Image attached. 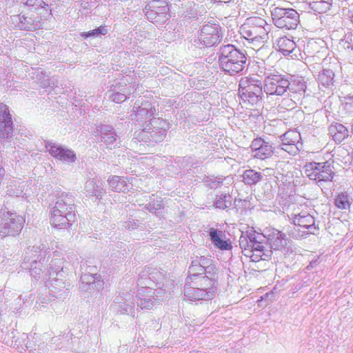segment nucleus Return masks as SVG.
Wrapping results in <instances>:
<instances>
[{
    "label": "nucleus",
    "instance_id": "nucleus-1",
    "mask_svg": "<svg viewBox=\"0 0 353 353\" xmlns=\"http://www.w3.org/2000/svg\"><path fill=\"white\" fill-rule=\"evenodd\" d=\"M190 283L185 288V295L191 301L210 300L216 290L219 274L214 265L204 268L199 264L190 267Z\"/></svg>",
    "mask_w": 353,
    "mask_h": 353
},
{
    "label": "nucleus",
    "instance_id": "nucleus-2",
    "mask_svg": "<svg viewBox=\"0 0 353 353\" xmlns=\"http://www.w3.org/2000/svg\"><path fill=\"white\" fill-rule=\"evenodd\" d=\"M270 28L263 17L252 16L241 26V33L251 43L263 46L269 39Z\"/></svg>",
    "mask_w": 353,
    "mask_h": 353
},
{
    "label": "nucleus",
    "instance_id": "nucleus-3",
    "mask_svg": "<svg viewBox=\"0 0 353 353\" xmlns=\"http://www.w3.org/2000/svg\"><path fill=\"white\" fill-rule=\"evenodd\" d=\"M261 239V234L253 230L248 231L245 236L241 238L242 253L253 262L267 261L271 256V250L265 249Z\"/></svg>",
    "mask_w": 353,
    "mask_h": 353
},
{
    "label": "nucleus",
    "instance_id": "nucleus-4",
    "mask_svg": "<svg viewBox=\"0 0 353 353\" xmlns=\"http://www.w3.org/2000/svg\"><path fill=\"white\" fill-rule=\"evenodd\" d=\"M239 96L243 103L248 107L261 102L263 92L261 81L248 77L242 78L239 84Z\"/></svg>",
    "mask_w": 353,
    "mask_h": 353
},
{
    "label": "nucleus",
    "instance_id": "nucleus-5",
    "mask_svg": "<svg viewBox=\"0 0 353 353\" xmlns=\"http://www.w3.org/2000/svg\"><path fill=\"white\" fill-rule=\"evenodd\" d=\"M333 164V161L307 162L303 167L304 172L307 178L318 183L330 182L335 176Z\"/></svg>",
    "mask_w": 353,
    "mask_h": 353
},
{
    "label": "nucleus",
    "instance_id": "nucleus-6",
    "mask_svg": "<svg viewBox=\"0 0 353 353\" xmlns=\"http://www.w3.org/2000/svg\"><path fill=\"white\" fill-rule=\"evenodd\" d=\"M219 61L221 68L230 74H234L243 70L246 57L233 46H228L223 48Z\"/></svg>",
    "mask_w": 353,
    "mask_h": 353
},
{
    "label": "nucleus",
    "instance_id": "nucleus-7",
    "mask_svg": "<svg viewBox=\"0 0 353 353\" xmlns=\"http://www.w3.org/2000/svg\"><path fill=\"white\" fill-rule=\"evenodd\" d=\"M271 15L274 24L280 29L294 30L299 23V14L293 8L276 7Z\"/></svg>",
    "mask_w": 353,
    "mask_h": 353
},
{
    "label": "nucleus",
    "instance_id": "nucleus-8",
    "mask_svg": "<svg viewBox=\"0 0 353 353\" xmlns=\"http://www.w3.org/2000/svg\"><path fill=\"white\" fill-rule=\"evenodd\" d=\"M290 81L283 74H270L264 81V90L270 95H282L289 88Z\"/></svg>",
    "mask_w": 353,
    "mask_h": 353
},
{
    "label": "nucleus",
    "instance_id": "nucleus-9",
    "mask_svg": "<svg viewBox=\"0 0 353 353\" xmlns=\"http://www.w3.org/2000/svg\"><path fill=\"white\" fill-rule=\"evenodd\" d=\"M147 14L154 23H164L171 15L168 3L163 0L151 1L146 7Z\"/></svg>",
    "mask_w": 353,
    "mask_h": 353
},
{
    "label": "nucleus",
    "instance_id": "nucleus-10",
    "mask_svg": "<svg viewBox=\"0 0 353 353\" xmlns=\"http://www.w3.org/2000/svg\"><path fill=\"white\" fill-rule=\"evenodd\" d=\"M250 148L254 158L260 160H265L271 157L274 152L272 144L261 137L253 139Z\"/></svg>",
    "mask_w": 353,
    "mask_h": 353
},
{
    "label": "nucleus",
    "instance_id": "nucleus-11",
    "mask_svg": "<svg viewBox=\"0 0 353 353\" xmlns=\"http://www.w3.org/2000/svg\"><path fill=\"white\" fill-rule=\"evenodd\" d=\"M219 30V26L217 24H206L201 30L199 40L206 47L214 46L221 41V36Z\"/></svg>",
    "mask_w": 353,
    "mask_h": 353
},
{
    "label": "nucleus",
    "instance_id": "nucleus-12",
    "mask_svg": "<svg viewBox=\"0 0 353 353\" xmlns=\"http://www.w3.org/2000/svg\"><path fill=\"white\" fill-rule=\"evenodd\" d=\"M12 121L7 105L0 104V137H5L12 131Z\"/></svg>",
    "mask_w": 353,
    "mask_h": 353
},
{
    "label": "nucleus",
    "instance_id": "nucleus-13",
    "mask_svg": "<svg viewBox=\"0 0 353 353\" xmlns=\"http://www.w3.org/2000/svg\"><path fill=\"white\" fill-rule=\"evenodd\" d=\"M329 134L336 143H341L349 137L348 129L343 124L333 122L328 128Z\"/></svg>",
    "mask_w": 353,
    "mask_h": 353
},
{
    "label": "nucleus",
    "instance_id": "nucleus-14",
    "mask_svg": "<svg viewBox=\"0 0 353 353\" xmlns=\"http://www.w3.org/2000/svg\"><path fill=\"white\" fill-rule=\"evenodd\" d=\"M26 6L32 7L37 15H41V20H46L52 15V10L48 4L43 0H27Z\"/></svg>",
    "mask_w": 353,
    "mask_h": 353
},
{
    "label": "nucleus",
    "instance_id": "nucleus-15",
    "mask_svg": "<svg viewBox=\"0 0 353 353\" xmlns=\"http://www.w3.org/2000/svg\"><path fill=\"white\" fill-rule=\"evenodd\" d=\"M43 21L41 19V15H38L37 19L23 16L20 18L19 28L24 30L34 31L41 27V23Z\"/></svg>",
    "mask_w": 353,
    "mask_h": 353
},
{
    "label": "nucleus",
    "instance_id": "nucleus-16",
    "mask_svg": "<svg viewBox=\"0 0 353 353\" xmlns=\"http://www.w3.org/2000/svg\"><path fill=\"white\" fill-rule=\"evenodd\" d=\"M210 236L212 241L214 242L215 247L222 250H228L232 248V245L226 241L222 239L224 234L221 230H217L214 228H210Z\"/></svg>",
    "mask_w": 353,
    "mask_h": 353
},
{
    "label": "nucleus",
    "instance_id": "nucleus-17",
    "mask_svg": "<svg viewBox=\"0 0 353 353\" xmlns=\"http://www.w3.org/2000/svg\"><path fill=\"white\" fill-rule=\"evenodd\" d=\"M310 8L316 13H325L330 10L332 0H307Z\"/></svg>",
    "mask_w": 353,
    "mask_h": 353
},
{
    "label": "nucleus",
    "instance_id": "nucleus-18",
    "mask_svg": "<svg viewBox=\"0 0 353 353\" xmlns=\"http://www.w3.org/2000/svg\"><path fill=\"white\" fill-rule=\"evenodd\" d=\"M294 223L301 228H310L314 225V218L307 212H301L294 218Z\"/></svg>",
    "mask_w": 353,
    "mask_h": 353
},
{
    "label": "nucleus",
    "instance_id": "nucleus-19",
    "mask_svg": "<svg viewBox=\"0 0 353 353\" xmlns=\"http://www.w3.org/2000/svg\"><path fill=\"white\" fill-rule=\"evenodd\" d=\"M278 50L283 54L287 55L292 52L296 48L294 41L287 37L279 38L276 43Z\"/></svg>",
    "mask_w": 353,
    "mask_h": 353
},
{
    "label": "nucleus",
    "instance_id": "nucleus-20",
    "mask_svg": "<svg viewBox=\"0 0 353 353\" xmlns=\"http://www.w3.org/2000/svg\"><path fill=\"white\" fill-rule=\"evenodd\" d=\"M334 72L331 69H323L319 74V81L325 87H330L334 84Z\"/></svg>",
    "mask_w": 353,
    "mask_h": 353
},
{
    "label": "nucleus",
    "instance_id": "nucleus-21",
    "mask_svg": "<svg viewBox=\"0 0 353 353\" xmlns=\"http://www.w3.org/2000/svg\"><path fill=\"white\" fill-rule=\"evenodd\" d=\"M242 177L245 183L254 185L261 180V174L254 170H247L243 172Z\"/></svg>",
    "mask_w": 353,
    "mask_h": 353
},
{
    "label": "nucleus",
    "instance_id": "nucleus-22",
    "mask_svg": "<svg viewBox=\"0 0 353 353\" xmlns=\"http://www.w3.org/2000/svg\"><path fill=\"white\" fill-rule=\"evenodd\" d=\"M301 139V134L296 130H290L283 134L281 137L282 142L288 143L289 144L294 143L296 145H298Z\"/></svg>",
    "mask_w": 353,
    "mask_h": 353
},
{
    "label": "nucleus",
    "instance_id": "nucleus-23",
    "mask_svg": "<svg viewBox=\"0 0 353 353\" xmlns=\"http://www.w3.org/2000/svg\"><path fill=\"white\" fill-rule=\"evenodd\" d=\"M50 223L54 227L68 225L65 220V217L60 214V210L59 209L53 210L50 218Z\"/></svg>",
    "mask_w": 353,
    "mask_h": 353
},
{
    "label": "nucleus",
    "instance_id": "nucleus-24",
    "mask_svg": "<svg viewBox=\"0 0 353 353\" xmlns=\"http://www.w3.org/2000/svg\"><path fill=\"white\" fill-rule=\"evenodd\" d=\"M334 203L335 205L341 210H345L350 206L348 196L345 193L338 194L335 199Z\"/></svg>",
    "mask_w": 353,
    "mask_h": 353
},
{
    "label": "nucleus",
    "instance_id": "nucleus-25",
    "mask_svg": "<svg viewBox=\"0 0 353 353\" xmlns=\"http://www.w3.org/2000/svg\"><path fill=\"white\" fill-rule=\"evenodd\" d=\"M58 159L65 162L72 163L76 160V155L73 151L63 148V152L61 153Z\"/></svg>",
    "mask_w": 353,
    "mask_h": 353
},
{
    "label": "nucleus",
    "instance_id": "nucleus-26",
    "mask_svg": "<svg viewBox=\"0 0 353 353\" xmlns=\"http://www.w3.org/2000/svg\"><path fill=\"white\" fill-rule=\"evenodd\" d=\"M281 148L284 151L287 152L288 154L291 155H296L299 152L300 149L298 145H296L294 143H288L282 142Z\"/></svg>",
    "mask_w": 353,
    "mask_h": 353
},
{
    "label": "nucleus",
    "instance_id": "nucleus-27",
    "mask_svg": "<svg viewBox=\"0 0 353 353\" xmlns=\"http://www.w3.org/2000/svg\"><path fill=\"white\" fill-rule=\"evenodd\" d=\"M63 148L61 146L53 144L49 145L48 151L52 156L57 159L63 152Z\"/></svg>",
    "mask_w": 353,
    "mask_h": 353
},
{
    "label": "nucleus",
    "instance_id": "nucleus-28",
    "mask_svg": "<svg viewBox=\"0 0 353 353\" xmlns=\"http://www.w3.org/2000/svg\"><path fill=\"white\" fill-rule=\"evenodd\" d=\"M108 33V30L105 26H99L96 29H94L90 32V37H99L101 35H105Z\"/></svg>",
    "mask_w": 353,
    "mask_h": 353
},
{
    "label": "nucleus",
    "instance_id": "nucleus-29",
    "mask_svg": "<svg viewBox=\"0 0 353 353\" xmlns=\"http://www.w3.org/2000/svg\"><path fill=\"white\" fill-rule=\"evenodd\" d=\"M125 99V97L123 95V94H119V93H116L114 95V101L115 100H119V101H124Z\"/></svg>",
    "mask_w": 353,
    "mask_h": 353
},
{
    "label": "nucleus",
    "instance_id": "nucleus-30",
    "mask_svg": "<svg viewBox=\"0 0 353 353\" xmlns=\"http://www.w3.org/2000/svg\"><path fill=\"white\" fill-rule=\"evenodd\" d=\"M212 3H218V2H220V3H229L232 0H210Z\"/></svg>",
    "mask_w": 353,
    "mask_h": 353
},
{
    "label": "nucleus",
    "instance_id": "nucleus-31",
    "mask_svg": "<svg viewBox=\"0 0 353 353\" xmlns=\"http://www.w3.org/2000/svg\"><path fill=\"white\" fill-rule=\"evenodd\" d=\"M111 134H114L113 132H111ZM111 140L109 141V142H112V141H114L116 140V138L114 137V135H112L111 137H110Z\"/></svg>",
    "mask_w": 353,
    "mask_h": 353
},
{
    "label": "nucleus",
    "instance_id": "nucleus-32",
    "mask_svg": "<svg viewBox=\"0 0 353 353\" xmlns=\"http://www.w3.org/2000/svg\"><path fill=\"white\" fill-rule=\"evenodd\" d=\"M3 174V169L0 167V176Z\"/></svg>",
    "mask_w": 353,
    "mask_h": 353
},
{
    "label": "nucleus",
    "instance_id": "nucleus-33",
    "mask_svg": "<svg viewBox=\"0 0 353 353\" xmlns=\"http://www.w3.org/2000/svg\"><path fill=\"white\" fill-rule=\"evenodd\" d=\"M350 20H351L352 23H353V12L352 13V14L350 16Z\"/></svg>",
    "mask_w": 353,
    "mask_h": 353
},
{
    "label": "nucleus",
    "instance_id": "nucleus-34",
    "mask_svg": "<svg viewBox=\"0 0 353 353\" xmlns=\"http://www.w3.org/2000/svg\"><path fill=\"white\" fill-rule=\"evenodd\" d=\"M351 130H352V132L353 133V125H352Z\"/></svg>",
    "mask_w": 353,
    "mask_h": 353
}]
</instances>
